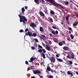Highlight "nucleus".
<instances>
[{
  "label": "nucleus",
  "instance_id": "1",
  "mask_svg": "<svg viewBox=\"0 0 78 78\" xmlns=\"http://www.w3.org/2000/svg\"><path fill=\"white\" fill-rule=\"evenodd\" d=\"M20 18V23L23 22L24 24H26V22L28 21L27 18L24 16H22L20 14L18 15Z\"/></svg>",
  "mask_w": 78,
  "mask_h": 78
},
{
  "label": "nucleus",
  "instance_id": "2",
  "mask_svg": "<svg viewBox=\"0 0 78 78\" xmlns=\"http://www.w3.org/2000/svg\"><path fill=\"white\" fill-rule=\"evenodd\" d=\"M35 23L36 24H35L34 23H30V27H32L33 28L36 27V26H37V25L39 24V23L37 22H35Z\"/></svg>",
  "mask_w": 78,
  "mask_h": 78
},
{
  "label": "nucleus",
  "instance_id": "3",
  "mask_svg": "<svg viewBox=\"0 0 78 78\" xmlns=\"http://www.w3.org/2000/svg\"><path fill=\"white\" fill-rule=\"evenodd\" d=\"M49 1L50 3H52L51 4L53 5V6H58L59 4L54 2L53 0H49Z\"/></svg>",
  "mask_w": 78,
  "mask_h": 78
},
{
  "label": "nucleus",
  "instance_id": "4",
  "mask_svg": "<svg viewBox=\"0 0 78 78\" xmlns=\"http://www.w3.org/2000/svg\"><path fill=\"white\" fill-rule=\"evenodd\" d=\"M42 56L43 57V59H46V58H48L50 59V58H49V56H48V54H45H45L43 53H42ZM46 56V57H45Z\"/></svg>",
  "mask_w": 78,
  "mask_h": 78
},
{
  "label": "nucleus",
  "instance_id": "5",
  "mask_svg": "<svg viewBox=\"0 0 78 78\" xmlns=\"http://www.w3.org/2000/svg\"><path fill=\"white\" fill-rule=\"evenodd\" d=\"M26 36H29L30 37H31V36H33V34H32V32H30L29 31H27V33H26Z\"/></svg>",
  "mask_w": 78,
  "mask_h": 78
},
{
  "label": "nucleus",
  "instance_id": "6",
  "mask_svg": "<svg viewBox=\"0 0 78 78\" xmlns=\"http://www.w3.org/2000/svg\"><path fill=\"white\" fill-rule=\"evenodd\" d=\"M50 60L51 63L52 62V63H54V62H55V57L54 56L51 57L50 58Z\"/></svg>",
  "mask_w": 78,
  "mask_h": 78
},
{
  "label": "nucleus",
  "instance_id": "7",
  "mask_svg": "<svg viewBox=\"0 0 78 78\" xmlns=\"http://www.w3.org/2000/svg\"><path fill=\"white\" fill-rule=\"evenodd\" d=\"M46 49L48 51H50V47L48 45L46 44Z\"/></svg>",
  "mask_w": 78,
  "mask_h": 78
},
{
  "label": "nucleus",
  "instance_id": "8",
  "mask_svg": "<svg viewBox=\"0 0 78 78\" xmlns=\"http://www.w3.org/2000/svg\"><path fill=\"white\" fill-rule=\"evenodd\" d=\"M40 37L41 39L44 40V39H45L46 37L44 35H41Z\"/></svg>",
  "mask_w": 78,
  "mask_h": 78
},
{
  "label": "nucleus",
  "instance_id": "9",
  "mask_svg": "<svg viewBox=\"0 0 78 78\" xmlns=\"http://www.w3.org/2000/svg\"><path fill=\"white\" fill-rule=\"evenodd\" d=\"M39 14L41 16H42V17H44L45 16V15L43 13V12L42 11H40L39 12Z\"/></svg>",
  "mask_w": 78,
  "mask_h": 78
},
{
  "label": "nucleus",
  "instance_id": "10",
  "mask_svg": "<svg viewBox=\"0 0 78 78\" xmlns=\"http://www.w3.org/2000/svg\"><path fill=\"white\" fill-rule=\"evenodd\" d=\"M78 23L77 22H75L74 23H73V26L74 28H75V26H76L78 25Z\"/></svg>",
  "mask_w": 78,
  "mask_h": 78
},
{
  "label": "nucleus",
  "instance_id": "11",
  "mask_svg": "<svg viewBox=\"0 0 78 78\" xmlns=\"http://www.w3.org/2000/svg\"><path fill=\"white\" fill-rule=\"evenodd\" d=\"M40 31H41V32H43L44 31V28L42 27H40Z\"/></svg>",
  "mask_w": 78,
  "mask_h": 78
},
{
  "label": "nucleus",
  "instance_id": "12",
  "mask_svg": "<svg viewBox=\"0 0 78 78\" xmlns=\"http://www.w3.org/2000/svg\"><path fill=\"white\" fill-rule=\"evenodd\" d=\"M63 48V50H69V48L68 47H67L66 46H64Z\"/></svg>",
  "mask_w": 78,
  "mask_h": 78
},
{
  "label": "nucleus",
  "instance_id": "13",
  "mask_svg": "<svg viewBox=\"0 0 78 78\" xmlns=\"http://www.w3.org/2000/svg\"><path fill=\"white\" fill-rule=\"evenodd\" d=\"M57 61H58V62H63V60L61 58H57Z\"/></svg>",
  "mask_w": 78,
  "mask_h": 78
},
{
  "label": "nucleus",
  "instance_id": "14",
  "mask_svg": "<svg viewBox=\"0 0 78 78\" xmlns=\"http://www.w3.org/2000/svg\"><path fill=\"white\" fill-rule=\"evenodd\" d=\"M50 13L51 14H52L53 15H55V12H54L53 11L51 10L50 12Z\"/></svg>",
  "mask_w": 78,
  "mask_h": 78
},
{
  "label": "nucleus",
  "instance_id": "15",
  "mask_svg": "<svg viewBox=\"0 0 78 78\" xmlns=\"http://www.w3.org/2000/svg\"><path fill=\"white\" fill-rule=\"evenodd\" d=\"M69 17L70 16L69 15L66 16V21H68V20H69Z\"/></svg>",
  "mask_w": 78,
  "mask_h": 78
},
{
  "label": "nucleus",
  "instance_id": "16",
  "mask_svg": "<svg viewBox=\"0 0 78 78\" xmlns=\"http://www.w3.org/2000/svg\"><path fill=\"white\" fill-rule=\"evenodd\" d=\"M36 58H33V57H32L30 58V61H31V62H33L34 59H35Z\"/></svg>",
  "mask_w": 78,
  "mask_h": 78
},
{
  "label": "nucleus",
  "instance_id": "17",
  "mask_svg": "<svg viewBox=\"0 0 78 78\" xmlns=\"http://www.w3.org/2000/svg\"><path fill=\"white\" fill-rule=\"evenodd\" d=\"M71 58L73 59H74V54H73V52H72V53L71 54Z\"/></svg>",
  "mask_w": 78,
  "mask_h": 78
},
{
  "label": "nucleus",
  "instance_id": "18",
  "mask_svg": "<svg viewBox=\"0 0 78 78\" xmlns=\"http://www.w3.org/2000/svg\"><path fill=\"white\" fill-rule=\"evenodd\" d=\"M51 69V68H50V67L49 66H48L47 67V68L46 69L48 71H50V70Z\"/></svg>",
  "mask_w": 78,
  "mask_h": 78
},
{
  "label": "nucleus",
  "instance_id": "19",
  "mask_svg": "<svg viewBox=\"0 0 78 78\" xmlns=\"http://www.w3.org/2000/svg\"><path fill=\"white\" fill-rule=\"evenodd\" d=\"M58 6L62 8V9H64V7L62 6V5L60 4H58Z\"/></svg>",
  "mask_w": 78,
  "mask_h": 78
},
{
  "label": "nucleus",
  "instance_id": "20",
  "mask_svg": "<svg viewBox=\"0 0 78 78\" xmlns=\"http://www.w3.org/2000/svg\"><path fill=\"white\" fill-rule=\"evenodd\" d=\"M63 3H65V4L66 5H69V2L67 1H66V2L64 1Z\"/></svg>",
  "mask_w": 78,
  "mask_h": 78
},
{
  "label": "nucleus",
  "instance_id": "21",
  "mask_svg": "<svg viewBox=\"0 0 78 78\" xmlns=\"http://www.w3.org/2000/svg\"><path fill=\"white\" fill-rule=\"evenodd\" d=\"M58 44L59 46H62L63 45V43L61 42L58 43Z\"/></svg>",
  "mask_w": 78,
  "mask_h": 78
},
{
  "label": "nucleus",
  "instance_id": "22",
  "mask_svg": "<svg viewBox=\"0 0 78 78\" xmlns=\"http://www.w3.org/2000/svg\"><path fill=\"white\" fill-rule=\"evenodd\" d=\"M38 52H39L40 53L42 52V49H40L38 50Z\"/></svg>",
  "mask_w": 78,
  "mask_h": 78
},
{
  "label": "nucleus",
  "instance_id": "23",
  "mask_svg": "<svg viewBox=\"0 0 78 78\" xmlns=\"http://www.w3.org/2000/svg\"><path fill=\"white\" fill-rule=\"evenodd\" d=\"M70 37H71V39H73V38H74V36H73L72 34H71L70 35Z\"/></svg>",
  "mask_w": 78,
  "mask_h": 78
},
{
  "label": "nucleus",
  "instance_id": "24",
  "mask_svg": "<svg viewBox=\"0 0 78 78\" xmlns=\"http://www.w3.org/2000/svg\"><path fill=\"white\" fill-rule=\"evenodd\" d=\"M42 51L43 53H46V51L44 49H42Z\"/></svg>",
  "mask_w": 78,
  "mask_h": 78
},
{
  "label": "nucleus",
  "instance_id": "25",
  "mask_svg": "<svg viewBox=\"0 0 78 78\" xmlns=\"http://www.w3.org/2000/svg\"><path fill=\"white\" fill-rule=\"evenodd\" d=\"M37 73H41V71L40 70H38V69H37L36 70Z\"/></svg>",
  "mask_w": 78,
  "mask_h": 78
},
{
  "label": "nucleus",
  "instance_id": "26",
  "mask_svg": "<svg viewBox=\"0 0 78 78\" xmlns=\"http://www.w3.org/2000/svg\"><path fill=\"white\" fill-rule=\"evenodd\" d=\"M37 35L35 33H33L32 34V36H34V37H36Z\"/></svg>",
  "mask_w": 78,
  "mask_h": 78
},
{
  "label": "nucleus",
  "instance_id": "27",
  "mask_svg": "<svg viewBox=\"0 0 78 78\" xmlns=\"http://www.w3.org/2000/svg\"><path fill=\"white\" fill-rule=\"evenodd\" d=\"M51 33L52 34H54V35H56V33L55 32V31L53 30L52 31Z\"/></svg>",
  "mask_w": 78,
  "mask_h": 78
},
{
  "label": "nucleus",
  "instance_id": "28",
  "mask_svg": "<svg viewBox=\"0 0 78 78\" xmlns=\"http://www.w3.org/2000/svg\"><path fill=\"white\" fill-rule=\"evenodd\" d=\"M49 20L51 22H53V19H52V18H50Z\"/></svg>",
  "mask_w": 78,
  "mask_h": 78
},
{
  "label": "nucleus",
  "instance_id": "29",
  "mask_svg": "<svg viewBox=\"0 0 78 78\" xmlns=\"http://www.w3.org/2000/svg\"><path fill=\"white\" fill-rule=\"evenodd\" d=\"M52 28L54 29H56V30H58V28H56V26H52Z\"/></svg>",
  "mask_w": 78,
  "mask_h": 78
},
{
  "label": "nucleus",
  "instance_id": "30",
  "mask_svg": "<svg viewBox=\"0 0 78 78\" xmlns=\"http://www.w3.org/2000/svg\"><path fill=\"white\" fill-rule=\"evenodd\" d=\"M22 11L23 12H25V9H24V7H23L22 9Z\"/></svg>",
  "mask_w": 78,
  "mask_h": 78
},
{
  "label": "nucleus",
  "instance_id": "31",
  "mask_svg": "<svg viewBox=\"0 0 78 78\" xmlns=\"http://www.w3.org/2000/svg\"><path fill=\"white\" fill-rule=\"evenodd\" d=\"M67 58H69V59H70V58H71V56L69 55H68L67 56Z\"/></svg>",
  "mask_w": 78,
  "mask_h": 78
},
{
  "label": "nucleus",
  "instance_id": "32",
  "mask_svg": "<svg viewBox=\"0 0 78 78\" xmlns=\"http://www.w3.org/2000/svg\"><path fill=\"white\" fill-rule=\"evenodd\" d=\"M69 63L70 64H73V62H72V61H71L70 60L69 61Z\"/></svg>",
  "mask_w": 78,
  "mask_h": 78
},
{
  "label": "nucleus",
  "instance_id": "33",
  "mask_svg": "<svg viewBox=\"0 0 78 78\" xmlns=\"http://www.w3.org/2000/svg\"><path fill=\"white\" fill-rule=\"evenodd\" d=\"M20 33H22V32H24V31H23V30L22 29H21L20 30Z\"/></svg>",
  "mask_w": 78,
  "mask_h": 78
},
{
  "label": "nucleus",
  "instance_id": "34",
  "mask_svg": "<svg viewBox=\"0 0 78 78\" xmlns=\"http://www.w3.org/2000/svg\"><path fill=\"white\" fill-rule=\"evenodd\" d=\"M67 22V23H68V25H69L70 24V21L68 20V21H66Z\"/></svg>",
  "mask_w": 78,
  "mask_h": 78
},
{
  "label": "nucleus",
  "instance_id": "35",
  "mask_svg": "<svg viewBox=\"0 0 78 78\" xmlns=\"http://www.w3.org/2000/svg\"><path fill=\"white\" fill-rule=\"evenodd\" d=\"M33 73H34V74H37V73L36 72V71L35 70H34L33 71Z\"/></svg>",
  "mask_w": 78,
  "mask_h": 78
},
{
  "label": "nucleus",
  "instance_id": "36",
  "mask_svg": "<svg viewBox=\"0 0 78 78\" xmlns=\"http://www.w3.org/2000/svg\"><path fill=\"white\" fill-rule=\"evenodd\" d=\"M38 47L40 48H41V49H42L43 48H42V47L40 45H38Z\"/></svg>",
  "mask_w": 78,
  "mask_h": 78
},
{
  "label": "nucleus",
  "instance_id": "37",
  "mask_svg": "<svg viewBox=\"0 0 78 78\" xmlns=\"http://www.w3.org/2000/svg\"><path fill=\"white\" fill-rule=\"evenodd\" d=\"M53 78V76L52 75H50L48 78Z\"/></svg>",
  "mask_w": 78,
  "mask_h": 78
},
{
  "label": "nucleus",
  "instance_id": "38",
  "mask_svg": "<svg viewBox=\"0 0 78 78\" xmlns=\"http://www.w3.org/2000/svg\"><path fill=\"white\" fill-rule=\"evenodd\" d=\"M34 40H35V41H36V42H38V40H37V38H34Z\"/></svg>",
  "mask_w": 78,
  "mask_h": 78
},
{
  "label": "nucleus",
  "instance_id": "39",
  "mask_svg": "<svg viewBox=\"0 0 78 78\" xmlns=\"http://www.w3.org/2000/svg\"><path fill=\"white\" fill-rule=\"evenodd\" d=\"M67 73H68V75H70V74L71 73H70V71H68L67 72Z\"/></svg>",
  "mask_w": 78,
  "mask_h": 78
},
{
  "label": "nucleus",
  "instance_id": "40",
  "mask_svg": "<svg viewBox=\"0 0 78 78\" xmlns=\"http://www.w3.org/2000/svg\"><path fill=\"white\" fill-rule=\"evenodd\" d=\"M50 71H51V72H52V73H54V72H55V71H54V70H53V69H51Z\"/></svg>",
  "mask_w": 78,
  "mask_h": 78
},
{
  "label": "nucleus",
  "instance_id": "41",
  "mask_svg": "<svg viewBox=\"0 0 78 78\" xmlns=\"http://www.w3.org/2000/svg\"><path fill=\"white\" fill-rule=\"evenodd\" d=\"M28 31V28H26L25 30V32H27V31Z\"/></svg>",
  "mask_w": 78,
  "mask_h": 78
},
{
  "label": "nucleus",
  "instance_id": "42",
  "mask_svg": "<svg viewBox=\"0 0 78 78\" xmlns=\"http://www.w3.org/2000/svg\"><path fill=\"white\" fill-rule=\"evenodd\" d=\"M55 32V34H58V30H56Z\"/></svg>",
  "mask_w": 78,
  "mask_h": 78
},
{
  "label": "nucleus",
  "instance_id": "43",
  "mask_svg": "<svg viewBox=\"0 0 78 78\" xmlns=\"http://www.w3.org/2000/svg\"><path fill=\"white\" fill-rule=\"evenodd\" d=\"M34 2L35 3H37L39 2V0H34Z\"/></svg>",
  "mask_w": 78,
  "mask_h": 78
},
{
  "label": "nucleus",
  "instance_id": "44",
  "mask_svg": "<svg viewBox=\"0 0 78 78\" xmlns=\"http://www.w3.org/2000/svg\"><path fill=\"white\" fill-rule=\"evenodd\" d=\"M25 64H26L27 65L28 64V62L27 61H25Z\"/></svg>",
  "mask_w": 78,
  "mask_h": 78
},
{
  "label": "nucleus",
  "instance_id": "45",
  "mask_svg": "<svg viewBox=\"0 0 78 78\" xmlns=\"http://www.w3.org/2000/svg\"><path fill=\"white\" fill-rule=\"evenodd\" d=\"M42 45L44 47H45V44L44 43H42Z\"/></svg>",
  "mask_w": 78,
  "mask_h": 78
},
{
  "label": "nucleus",
  "instance_id": "46",
  "mask_svg": "<svg viewBox=\"0 0 78 78\" xmlns=\"http://www.w3.org/2000/svg\"><path fill=\"white\" fill-rule=\"evenodd\" d=\"M49 35L50 36H51V37H53V35H52L51 34H49Z\"/></svg>",
  "mask_w": 78,
  "mask_h": 78
},
{
  "label": "nucleus",
  "instance_id": "47",
  "mask_svg": "<svg viewBox=\"0 0 78 78\" xmlns=\"http://www.w3.org/2000/svg\"><path fill=\"white\" fill-rule=\"evenodd\" d=\"M31 48L32 50H34V49H35L34 48V46H32Z\"/></svg>",
  "mask_w": 78,
  "mask_h": 78
},
{
  "label": "nucleus",
  "instance_id": "48",
  "mask_svg": "<svg viewBox=\"0 0 78 78\" xmlns=\"http://www.w3.org/2000/svg\"><path fill=\"white\" fill-rule=\"evenodd\" d=\"M76 16L77 17H78V13H76Z\"/></svg>",
  "mask_w": 78,
  "mask_h": 78
},
{
  "label": "nucleus",
  "instance_id": "49",
  "mask_svg": "<svg viewBox=\"0 0 78 78\" xmlns=\"http://www.w3.org/2000/svg\"><path fill=\"white\" fill-rule=\"evenodd\" d=\"M43 64H44V63L43 62H42L41 63V65H43Z\"/></svg>",
  "mask_w": 78,
  "mask_h": 78
},
{
  "label": "nucleus",
  "instance_id": "50",
  "mask_svg": "<svg viewBox=\"0 0 78 78\" xmlns=\"http://www.w3.org/2000/svg\"><path fill=\"white\" fill-rule=\"evenodd\" d=\"M49 43L50 44H51V41H49Z\"/></svg>",
  "mask_w": 78,
  "mask_h": 78
},
{
  "label": "nucleus",
  "instance_id": "51",
  "mask_svg": "<svg viewBox=\"0 0 78 78\" xmlns=\"http://www.w3.org/2000/svg\"><path fill=\"white\" fill-rule=\"evenodd\" d=\"M30 69V67H29V68H28L27 69V71H29Z\"/></svg>",
  "mask_w": 78,
  "mask_h": 78
},
{
  "label": "nucleus",
  "instance_id": "52",
  "mask_svg": "<svg viewBox=\"0 0 78 78\" xmlns=\"http://www.w3.org/2000/svg\"><path fill=\"white\" fill-rule=\"evenodd\" d=\"M25 9H28V6H25Z\"/></svg>",
  "mask_w": 78,
  "mask_h": 78
},
{
  "label": "nucleus",
  "instance_id": "53",
  "mask_svg": "<svg viewBox=\"0 0 78 78\" xmlns=\"http://www.w3.org/2000/svg\"><path fill=\"white\" fill-rule=\"evenodd\" d=\"M56 56L57 58H59V55L58 54H56Z\"/></svg>",
  "mask_w": 78,
  "mask_h": 78
},
{
  "label": "nucleus",
  "instance_id": "54",
  "mask_svg": "<svg viewBox=\"0 0 78 78\" xmlns=\"http://www.w3.org/2000/svg\"><path fill=\"white\" fill-rule=\"evenodd\" d=\"M70 75L71 76H73V73H71L70 74Z\"/></svg>",
  "mask_w": 78,
  "mask_h": 78
},
{
  "label": "nucleus",
  "instance_id": "55",
  "mask_svg": "<svg viewBox=\"0 0 78 78\" xmlns=\"http://www.w3.org/2000/svg\"><path fill=\"white\" fill-rule=\"evenodd\" d=\"M68 29L69 30H72V28L71 27H69Z\"/></svg>",
  "mask_w": 78,
  "mask_h": 78
},
{
  "label": "nucleus",
  "instance_id": "56",
  "mask_svg": "<svg viewBox=\"0 0 78 78\" xmlns=\"http://www.w3.org/2000/svg\"><path fill=\"white\" fill-rule=\"evenodd\" d=\"M62 42H63V44H66V41H62Z\"/></svg>",
  "mask_w": 78,
  "mask_h": 78
},
{
  "label": "nucleus",
  "instance_id": "57",
  "mask_svg": "<svg viewBox=\"0 0 78 78\" xmlns=\"http://www.w3.org/2000/svg\"><path fill=\"white\" fill-rule=\"evenodd\" d=\"M62 35L63 36H64V37H65V35H64V34L63 33L62 34Z\"/></svg>",
  "mask_w": 78,
  "mask_h": 78
},
{
  "label": "nucleus",
  "instance_id": "58",
  "mask_svg": "<svg viewBox=\"0 0 78 78\" xmlns=\"http://www.w3.org/2000/svg\"><path fill=\"white\" fill-rule=\"evenodd\" d=\"M31 78H36V77H34V76H32L31 77Z\"/></svg>",
  "mask_w": 78,
  "mask_h": 78
},
{
  "label": "nucleus",
  "instance_id": "59",
  "mask_svg": "<svg viewBox=\"0 0 78 78\" xmlns=\"http://www.w3.org/2000/svg\"><path fill=\"white\" fill-rule=\"evenodd\" d=\"M22 13V14H25V13H24V12H23L22 11V12H21Z\"/></svg>",
  "mask_w": 78,
  "mask_h": 78
},
{
  "label": "nucleus",
  "instance_id": "60",
  "mask_svg": "<svg viewBox=\"0 0 78 78\" xmlns=\"http://www.w3.org/2000/svg\"><path fill=\"white\" fill-rule=\"evenodd\" d=\"M40 78H43V76H41Z\"/></svg>",
  "mask_w": 78,
  "mask_h": 78
},
{
  "label": "nucleus",
  "instance_id": "61",
  "mask_svg": "<svg viewBox=\"0 0 78 78\" xmlns=\"http://www.w3.org/2000/svg\"><path fill=\"white\" fill-rule=\"evenodd\" d=\"M69 34H71V31H70V30H69Z\"/></svg>",
  "mask_w": 78,
  "mask_h": 78
},
{
  "label": "nucleus",
  "instance_id": "62",
  "mask_svg": "<svg viewBox=\"0 0 78 78\" xmlns=\"http://www.w3.org/2000/svg\"><path fill=\"white\" fill-rule=\"evenodd\" d=\"M67 41H70V39L69 38H67Z\"/></svg>",
  "mask_w": 78,
  "mask_h": 78
},
{
  "label": "nucleus",
  "instance_id": "63",
  "mask_svg": "<svg viewBox=\"0 0 78 78\" xmlns=\"http://www.w3.org/2000/svg\"><path fill=\"white\" fill-rule=\"evenodd\" d=\"M74 65H75V66H78V64L76 63H74Z\"/></svg>",
  "mask_w": 78,
  "mask_h": 78
},
{
  "label": "nucleus",
  "instance_id": "64",
  "mask_svg": "<svg viewBox=\"0 0 78 78\" xmlns=\"http://www.w3.org/2000/svg\"><path fill=\"white\" fill-rule=\"evenodd\" d=\"M41 2H45V1H44V0H41Z\"/></svg>",
  "mask_w": 78,
  "mask_h": 78
}]
</instances>
